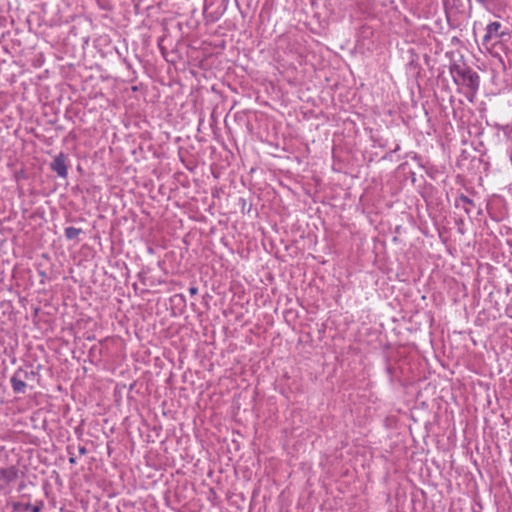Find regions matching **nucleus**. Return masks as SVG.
<instances>
[{
  "label": "nucleus",
  "instance_id": "39448f33",
  "mask_svg": "<svg viewBox=\"0 0 512 512\" xmlns=\"http://www.w3.org/2000/svg\"><path fill=\"white\" fill-rule=\"evenodd\" d=\"M23 371L21 369H18L15 371L13 376L11 377V385L12 389L15 393H24L26 388V383L21 379V374Z\"/></svg>",
  "mask_w": 512,
  "mask_h": 512
},
{
  "label": "nucleus",
  "instance_id": "20e7f679",
  "mask_svg": "<svg viewBox=\"0 0 512 512\" xmlns=\"http://www.w3.org/2000/svg\"><path fill=\"white\" fill-rule=\"evenodd\" d=\"M51 168L57 173L59 177L66 178L68 175V168L66 165L65 156L63 154L56 156L51 163Z\"/></svg>",
  "mask_w": 512,
  "mask_h": 512
},
{
  "label": "nucleus",
  "instance_id": "9d476101",
  "mask_svg": "<svg viewBox=\"0 0 512 512\" xmlns=\"http://www.w3.org/2000/svg\"><path fill=\"white\" fill-rule=\"evenodd\" d=\"M27 508H31L32 512H40V509L38 507H36V506L31 507L30 505H28Z\"/></svg>",
  "mask_w": 512,
  "mask_h": 512
},
{
  "label": "nucleus",
  "instance_id": "7ed1b4c3",
  "mask_svg": "<svg viewBox=\"0 0 512 512\" xmlns=\"http://www.w3.org/2000/svg\"><path fill=\"white\" fill-rule=\"evenodd\" d=\"M18 478V469L15 466L0 469V485H9Z\"/></svg>",
  "mask_w": 512,
  "mask_h": 512
},
{
  "label": "nucleus",
  "instance_id": "ddd939ff",
  "mask_svg": "<svg viewBox=\"0 0 512 512\" xmlns=\"http://www.w3.org/2000/svg\"><path fill=\"white\" fill-rule=\"evenodd\" d=\"M69 462H70V463H75V459H74V458H70V459H69Z\"/></svg>",
  "mask_w": 512,
  "mask_h": 512
},
{
  "label": "nucleus",
  "instance_id": "f03ea898",
  "mask_svg": "<svg viewBox=\"0 0 512 512\" xmlns=\"http://www.w3.org/2000/svg\"><path fill=\"white\" fill-rule=\"evenodd\" d=\"M502 24L498 21L489 23L486 26V33L483 36V44L487 45L493 38H501L506 35L501 31Z\"/></svg>",
  "mask_w": 512,
  "mask_h": 512
},
{
  "label": "nucleus",
  "instance_id": "0eeeda50",
  "mask_svg": "<svg viewBox=\"0 0 512 512\" xmlns=\"http://www.w3.org/2000/svg\"><path fill=\"white\" fill-rule=\"evenodd\" d=\"M506 134H507V136H508V138H509V140L511 142V144H510V146L508 148V155H509V159H510V161L512 163V124L507 127Z\"/></svg>",
  "mask_w": 512,
  "mask_h": 512
},
{
  "label": "nucleus",
  "instance_id": "6e6552de",
  "mask_svg": "<svg viewBox=\"0 0 512 512\" xmlns=\"http://www.w3.org/2000/svg\"><path fill=\"white\" fill-rule=\"evenodd\" d=\"M460 201H461L463 204H469V205H472V201H471L468 197H466V196H463V195H462V196L460 197Z\"/></svg>",
  "mask_w": 512,
  "mask_h": 512
},
{
  "label": "nucleus",
  "instance_id": "423d86ee",
  "mask_svg": "<svg viewBox=\"0 0 512 512\" xmlns=\"http://www.w3.org/2000/svg\"><path fill=\"white\" fill-rule=\"evenodd\" d=\"M81 232L82 230L80 228H76L73 226L65 228L64 231L66 238L69 240L75 239Z\"/></svg>",
  "mask_w": 512,
  "mask_h": 512
},
{
  "label": "nucleus",
  "instance_id": "9b49d317",
  "mask_svg": "<svg viewBox=\"0 0 512 512\" xmlns=\"http://www.w3.org/2000/svg\"><path fill=\"white\" fill-rule=\"evenodd\" d=\"M189 292H190V294L194 295V294H196V293H197V288H195V287H191V288L189 289Z\"/></svg>",
  "mask_w": 512,
  "mask_h": 512
},
{
  "label": "nucleus",
  "instance_id": "1a4fd4ad",
  "mask_svg": "<svg viewBox=\"0 0 512 512\" xmlns=\"http://www.w3.org/2000/svg\"><path fill=\"white\" fill-rule=\"evenodd\" d=\"M476 1L485 7L491 2V0H476Z\"/></svg>",
  "mask_w": 512,
  "mask_h": 512
},
{
  "label": "nucleus",
  "instance_id": "f8f14e48",
  "mask_svg": "<svg viewBox=\"0 0 512 512\" xmlns=\"http://www.w3.org/2000/svg\"><path fill=\"white\" fill-rule=\"evenodd\" d=\"M79 452H80L81 454H85V453H86V449H85L84 447H80V448H79Z\"/></svg>",
  "mask_w": 512,
  "mask_h": 512
},
{
  "label": "nucleus",
  "instance_id": "f257e3e1",
  "mask_svg": "<svg viewBox=\"0 0 512 512\" xmlns=\"http://www.w3.org/2000/svg\"><path fill=\"white\" fill-rule=\"evenodd\" d=\"M452 73L455 83L467 87L472 92H476L478 90L480 78L472 69L468 67H458L452 71Z\"/></svg>",
  "mask_w": 512,
  "mask_h": 512
}]
</instances>
